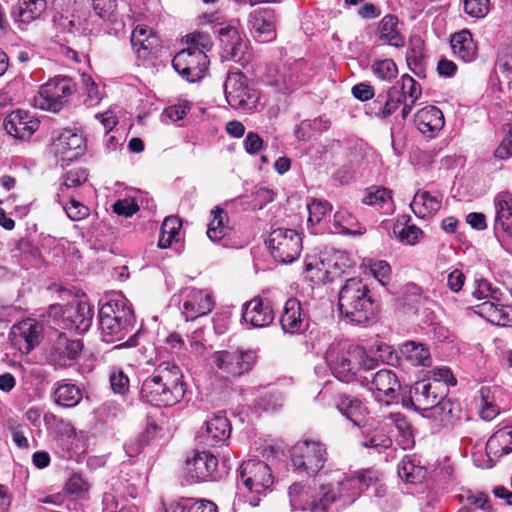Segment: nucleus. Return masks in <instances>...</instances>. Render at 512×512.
<instances>
[{
    "instance_id": "f257e3e1",
    "label": "nucleus",
    "mask_w": 512,
    "mask_h": 512,
    "mask_svg": "<svg viewBox=\"0 0 512 512\" xmlns=\"http://www.w3.org/2000/svg\"><path fill=\"white\" fill-rule=\"evenodd\" d=\"M182 372L175 363L163 361L142 382L140 397L156 407H169L178 403L184 395Z\"/></svg>"
},
{
    "instance_id": "f03ea898",
    "label": "nucleus",
    "mask_w": 512,
    "mask_h": 512,
    "mask_svg": "<svg viewBox=\"0 0 512 512\" xmlns=\"http://www.w3.org/2000/svg\"><path fill=\"white\" fill-rule=\"evenodd\" d=\"M326 361L334 376L342 382L359 381L364 383L360 370L369 371L375 360L366 355V348L349 341L330 344L325 353Z\"/></svg>"
},
{
    "instance_id": "7ed1b4c3",
    "label": "nucleus",
    "mask_w": 512,
    "mask_h": 512,
    "mask_svg": "<svg viewBox=\"0 0 512 512\" xmlns=\"http://www.w3.org/2000/svg\"><path fill=\"white\" fill-rule=\"evenodd\" d=\"M99 325L102 340L107 343L121 341L134 330V311L123 294L113 292L100 301Z\"/></svg>"
},
{
    "instance_id": "20e7f679",
    "label": "nucleus",
    "mask_w": 512,
    "mask_h": 512,
    "mask_svg": "<svg viewBox=\"0 0 512 512\" xmlns=\"http://www.w3.org/2000/svg\"><path fill=\"white\" fill-rule=\"evenodd\" d=\"M341 315L350 323L364 325L374 317V301L368 286L357 278L347 279L339 292Z\"/></svg>"
},
{
    "instance_id": "39448f33",
    "label": "nucleus",
    "mask_w": 512,
    "mask_h": 512,
    "mask_svg": "<svg viewBox=\"0 0 512 512\" xmlns=\"http://www.w3.org/2000/svg\"><path fill=\"white\" fill-rule=\"evenodd\" d=\"M328 459L327 447L317 440H302L293 445L291 461L294 471L308 477L320 472Z\"/></svg>"
},
{
    "instance_id": "423d86ee",
    "label": "nucleus",
    "mask_w": 512,
    "mask_h": 512,
    "mask_svg": "<svg viewBox=\"0 0 512 512\" xmlns=\"http://www.w3.org/2000/svg\"><path fill=\"white\" fill-rule=\"evenodd\" d=\"M75 92L76 83L71 77L57 75L40 86L34 105L41 110L59 112Z\"/></svg>"
},
{
    "instance_id": "0eeeda50",
    "label": "nucleus",
    "mask_w": 512,
    "mask_h": 512,
    "mask_svg": "<svg viewBox=\"0 0 512 512\" xmlns=\"http://www.w3.org/2000/svg\"><path fill=\"white\" fill-rule=\"evenodd\" d=\"M224 93L228 104L234 109L252 110L259 101V92L241 71L228 73Z\"/></svg>"
},
{
    "instance_id": "6e6552de",
    "label": "nucleus",
    "mask_w": 512,
    "mask_h": 512,
    "mask_svg": "<svg viewBox=\"0 0 512 512\" xmlns=\"http://www.w3.org/2000/svg\"><path fill=\"white\" fill-rule=\"evenodd\" d=\"M51 314L59 316V325L63 329L78 333L88 331L93 320V308L86 300H73L67 305L51 306Z\"/></svg>"
},
{
    "instance_id": "1a4fd4ad",
    "label": "nucleus",
    "mask_w": 512,
    "mask_h": 512,
    "mask_svg": "<svg viewBox=\"0 0 512 512\" xmlns=\"http://www.w3.org/2000/svg\"><path fill=\"white\" fill-rule=\"evenodd\" d=\"M447 395L446 387L439 381H429L424 379L416 382L410 389L409 397L403 398V406L412 407L416 411L428 412Z\"/></svg>"
},
{
    "instance_id": "9d476101",
    "label": "nucleus",
    "mask_w": 512,
    "mask_h": 512,
    "mask_svg": "<svg viewBox=\"0 0 512 512\" xmlns=\"http://www.w3.org/2000/svg\"><path fill=\"white\" fill-rule=\"evenodd\" d=\"M178 297L181 313L187 321L209 314L215 304L212 293L207 289L184 287Z\"/></svg>"
},
{
    "instance_id": "9b49d317",
    "label": "nucleus",
    "mask_w": 512,
    "mask_h": 512,
    "mask_svg": "<svg viewBox=\"0 0 512 512\" xmlns=\"http://www.w3.org/2000/svg\"><path fill=\"white\" fill-rule=\"evenodd\" d=\"M209 60L206 53L200 49L188 47L178 52L172 66L185 80L196 82L202 79L208 69Z\"/></svg>"
},
{
    "instance_id": "f8f14e48",
    "label": "nucleus",
    "mask_w": 512,
    "mask_h": 512,
    "mask_svg": "<svg viewBox=\"0 0 512 512\" xmlns=\"http://www.w3.org/2000/svg\"><path fill=\"white\" fill-rule=\"evenodd\" d=\"M255 359L256 355L251 350H224L213 355L215 366L225 377H238L250 371Z\"/></svg>"
},
{
    "instance_id": "ddd939ff",
    "label": "nucleus",
    "mask_w": 512,
    "mask_h": 512,
    "mask_svg": "<svg viewBox=\"0 0 512 512\" xmlns=\"http://www.w3.org/2000/svg\"><path fill=\"white\" fill-rule=\"evenodd\" d=\"M240 479L250 492L256 494L269 490L274 483L270 467L265 462L255 459L241 464Z\"/></svg>"
},
{
    "instance_id": "4468645a",
    "label": "nucleus",
    "mask_w": 512,
    "mask_h": 512,
    "mask_svg": "<svg viewBox=\"0 0 512 512\" xmlns=\"http://www.w3.org/2000/svg\"><path fill=\"white\" fill-rule=\"evenodd\" d=\"M343 258H306L304 274L315 284H325L339 278L348 266Z\"/></svg>"
},
{
    "instance_id": "2eb2a0df",
    "label": "nucleus",
    "mask_w": 512,
    "mask_h": 512,
    "mask_svg": "<svg viewBox=\"0 0 512 512\" xmlns=\"http://www.w3.org/2000/svg\"><path fill=\"white\" fill-rule=\"evenodd\" d=\"M494 232L505 251L512 254V196L502 193L496 196Z\"/></svg>"
},
{
    "instance_id": "dca6fc26",
    "label": "nucleus",
    "mask_w": 512,
    "mask_h": 512,
    "mask_svg": "<svg viewBox=\"0 0 512 512\" xmlns=\"http://www.w3.org/2000/svg\"><path fill=\"white\" fill-rule=\"evenodd\" d=\"M362 385H365L372 391L379 402H383L386 405H390L398 400L400 383L394 371L390 369L377 371L371 381H368L366 378Z\"/></svg>"
},
{
    "instance_id": "f3484780",
    "label": "nucleus",
    "mask_w": 512,
    "mask_h": 512,
    "mask_svg": "<svg viewBox=\"0 0 512 512\" xmlns=\"http://www.w3.org/2000/svg\"><path fill=\"white\" fill-rule=\"evenodd\" d=\"M82 348L81 340H71L65 334H59L48 351L47 361L55 369L69 367L76 361Z\"/></svg>"
},
{
    "instance_id": "a211bd4d",
    "label": "nucleus",
    "mask_w": 512,
    "mask_h": 512,
    "mask_svg": "<svg viewBox=\"0 0 512 512\" xmlns=\"http://www.w3.org/2000/svg\"><path fill=\"white\" fill-rule=\"evenodd\" d=\"M218 460L208 451H196L186 460V472L195 482L215 481L219 478Z\"/></svg>"
},
{
    "instance_id": "6ab92c4d",
    "label": "nucleus",
    "mask_w": 512,
    "mask_h": 512,
    "mask_svg": "<svg viewBox=\"0 0 512 512\" xmlns=\"http://www.w3.org/2000/svg\"><path fill=\"white\" fill-rule=\"evenodd\" d=\"M376 478L374 471L366 470L358 473L356 476L345 477L339 481L335 489L340 499V505L345 507L352 504L361 492L367 489Z\"/></svg>"
},
{
    "instance_id": "aec40b11",
    "label": "nucleus",
    "mask_w": 512,
    "mask_h": 512,
    "mask_svg": "<svg viewBox=\"0 0 512 512\" xmlns=\"http://www.w3.org/2000/svg\"><path fill=\"white\" fill-rule=\"evenodd\" d=\"M231 434V425L228 418L221 413L215 414L206 421L205 425L198 431L197 440L205 446H221Z\"/></svg>"
},
{
    "instance_id": "412c9836",
    "label": "nucleus",
    "mask_w": 512,
    "mask_h": 512,
    "mask_svg": "<svg viewBox=\"0 0 512 512\" xmlns=\"http://www.w3.org/2000/svg\"><path fill=\"white\" fill-rule=\"evenodd\" d=\"M280 324L284 333L301 334L309 326L308 313L304 311L297 298H289L280 316Z\"/></svg>"
},
{
    "instance_id": "4be33fe9",
    "label": "nucleus",
    "mask_w": 512,
    "mask_h": 512,
    "mask_svg": "<svg viewBox=\"0 0 512 512\" xmlns=\"http://www.w3.org/2000/svg\"><path fill=\"white\" fill-rule=\"evenodd\" d=\"M54 147L63 162H71L84 154L86 140L80 133L63 129L55 139Z\"/></svg>"
},
{
    "instance_id": "5701e85b",
    "label": "nucleus",
    "mask_w": 512,
    "mask_h": 512,
    "mask_svg": "<svg viewBox=\"0 0 512 512\" xmlns=\"http://www.w3.org/2000/svg\"><path fill=\"white\" fill-rule=\"evenodd\" d=\"M214 33L220 41L223 56L234 62H240L245 53L246 45L238 29L232 25L220 24L214 28Z\"/></svg>"
},
{
    "instance_id": "b1692460",
    "label": "nucleus",
    "mask_w": 512,
    "mask_h": 512,
    "mask_svg": "<svg viewBox=\"0 0 512 512\" xmlns=\"http://www.w3.org/2000/svg\"><path fill=\"white\" fill-rule=\"evenodd\" d=\"M302 239L291 229L274 230L267 241L271 253L277 252L279 256H298L301 251Z\"/></svg>"
},
{
    "instance_id": "393cba45",
    "label": "nucleus",
    "mask_w": 512,
    "mask_h": 512,
    "mask_svg": "<svg viewBox=\"0 0 512 512\" xmlns=\"http://www.w3.org/2000/svg\"><path fill=\"white\" fill-rule=\"evenodd\" d=\"M275 318L270 301L254 298L243 306L242 319L253 328L269 326Z\"/></svg>"
},
{
    "instance_id": "a878e982",
    "label": "nucleus",
    "mask_w": 512,
    "mask_h": 512,
    "mask_svg": "<svg viewBox=\"0 0 512 512\" xmlns=\"http://www.w3.org/2000/svg\"><path fill=\"white\" fill-rule=\"evenodd\" d=\"M4 129L6 132L20 140H26L39 128L40 122L23 110L11 112L4 119Z\"/></svg>"
},
{
    "instance_id": "bb28decb",
    "label": "nucleus",
    "mask_w": 512,
    "mask_h": 512,
    "mask_svg": "<svg viewBox=\"0 0 512 512\" xmlns=\"http://www.w3.org/2000/svg\"><path fill=\"white\" fill-rule=\"evenodd\" d=\"M248 24L259 42H268L275 38V17L270 9L256 10L250 14Z\"/></svg>"
},
{
    "instance_id": "cd10ccee",
    "label": "nucleus",
    "mask_w": 512,
    "mask_h": 512,
    "mask_svg": "<svg viewBox=\"0 0 512 512\" xmlns=\"http://www.w3.org/2000/svg\"><path fill=\"white\" fill-rule=\"evenodd\" d=\"M453 55L464 63H471L478 57V45L468 29L455 32L450 37Z\"/></svg>"
},
{
    "instance_id": "c85d7f7f",
    "label": "nucleus",
    "mask_w": 512,
    "mask_h": 512,
    "mask_svg": "<svg viewBox=\"0 0 512 512\" xmlns=\"http://www.w3.org/2000/svg\"><path fill=\"white\" fill-rule=\"evenodd\" d=\"M336 408L353 425L357 427L366 425L368 411L360 399L350 395H340L336 402Z\"/></svg>"
},
{
    "instance_id": "c756f323",
    "label": "nucleus",
    "mask_w": 512,
    "mask_h": 512,
    "mask_svg": "<svg viewBox=\"0 0 512 512\" xmlns=\"http://www.w3.org/2000/svg\"><path fill=\"white\" fill-rule=\"evenodd\" d=\"M414 122L422 134L433 136L443 128L444 116L438 107L431 105L418 110Z\"/></svg>"
},
{
    "instance_id": "7c9ffc66",
    "label": "nucleus",
    "mask_w": 512,
    "mask_h": 512,
    "mask_svg": "<svg viewBox=\"0 0 512 512\" xmlns=\"http://www.w3.org/2000/svg\"><path fill=\"white\" fill-rule=\"evenodd\" d=\"M375 37L389 46L402 48L405 45V37L398 28V18L392 14L385 15L377 25Z\"/></svg>"
},
{
    "instance_id": "2f4dec72",
    "label": "nucleus",
    "mask_w": 512,
    "mask_h": 512,
    "mask_svg": "<svg viewBox=\"0 0 512 512\" xmlns=\"http://www.w3.org/2000/svg\"><path fill=\"white\" fill-rule=\"evenodd\" d=\"M39 326L34 320H25L12 327L11 335L21 350L29 353L38 343Z\"/></svg>"
},
{
    "instance_id": "473e14b6",
    "label": "nucleus",
    "mask_w": 512,
    "mask_h": 512,
    "mask_svg": "<svg viewBox=\"0 0 512 512\" xmlns=\"http://www.w3.org/2000/svg\"><path fill=\"white\" fill-rule=\"evenodd\" d=\"M131 44L139 57H146L159 46V39L151 28L137 25L131 34Z\"/></svg>"
},
{
    "instance_id": "72a5a7b5",
    "label": "nucleus",
    "mask_w": 512,
    "mask_h": 512,
    "mask_svg": "<svg viewBox=\"0 0 512 512\" xmlns=\"http://www.w3.org/2000/svg\"><path fill=\"white\" fill-rule=\"evenodd\" d=\"M442 204V195H432L428 191H418L410 204L414 214L420 218H427L436 214Z\"/></svg>"
},
{
    "instance_id": "f704fd0d",
    "label": "nucleus",
    "mask_w": 512,
    "mask_h": 512,
    "mask_svg": "<svg viewBox=\"0 0 512 512\" xmlns=\"http://www.w3.org/2000/svg\"><path fill=\"white\" fill-rule=\"evenodd\" d=\"M375 114L377 116L386 118L391 116L400 105H404V95L397 86L389 88L386 92L380 93L374 101Z\"/></svg>"
},
{
    "instance_id": "c9c22d12",
    "label": "nucleus",
    "mask_w": 512,
    "mask_h": 512,
    "mask_svg": "<svg viewBox=\"0 0 512 512\" xmlns=\"http://www.w3.org/2000/svg\"><path fill=\"white\" fill-rule=\"evenodd\" d=\"M340 499L337 496L335 485L327 484L320 487L318 496L309 504L310 512H338Z\"/></svg>"
},
{
    "instance_id": "e433bc0d",
    "label": "nucleus",
    "mask_w": 512,
    "mask_h": 512,
    "mask_svg": "<svg viewBox=\"0 0 512 512\" xmlns=\"http://www.w3.org/2000/svg\"><path fill=\"white\" fill-rule=\"evenodd\" d=\"M488 455L501 457L512 452V425L499 428L487 441Z\"/></svg>"
},
{
    "instance_id": "4c0bfd02",
    "label": "nucleus",
    "mask_w": 512,
    "mask_h": 512,
    "mask_svg": "<svg viewBox=\"0 0 512 512\" xmlns=\"http://www.w3.org/2000/svg\"><path fill=\"white\" fill-rule=\"evenodd\" d=\"M45 9V0H19L12 10V16L15 21L27 24L40 17Z\"/></svg>"
},
{
    "instance_id": "58836bf2",
    "label": "nucleus",
    "mask_w": 512,
    "mask_h": 512,
    "mask_svg": "<svg viewBox=\"0 0 512 512\" xmlns=\"http://www.w3.org/2000/svg\"><path fill=\"white\" fill-rule=\"evenodd\" d=\"M331 126V121L325 115L319 116L313 120H303L294 129L295 137L300 141H307L317 133L327 131Z\"/></svg>"
},
{
    "instance_id": "ea45409f",
    "label": "nucleus",
    "mask_w": 512,
    "mask_h": 512,
    "mask_svg": "<svg viewBox=\"0 0 512 512\" xmlns=\"http://www.w3.org/2000/svg\"><path fill=\"white\" fill-rule=\"evenodd\" d=\"M399 89L403 93L405 101L401 110V116L403 119H406L415 102L420 98L422 90L420 84L408 74H404L401 77V87Z\"/></svg>"
},
{
    "instance_id": "a19ab883",
    "label": "nucleus",
    "mask_w": 512,
    "mask_h": 512,
    "mask_svg": "<svg viewBox=\"0 0 512 512\" xmlns=\"http://www.w3.org/2000/svg\"><path fill=\"white\" fill-rule=\"evenodd\" d=\"M400 352L414 366H430L431 364L430 351L422 343L415 341L405 342L401 345Z\"/></svg>"
},
{
    "instance_id": "79ce46f5",
    "label": "nucleus",
    "mask_w": 512,
    "mask_h": 512,
    "mask_svg": "<svg viewBox=\"0 0 512 512\" xmlns=\"http://www.w3.org/2000/svg\"><path fill=\"white\" fill-rule=\"evenodd\" d=\"M362 203L369 206L385 208L386 212L392 210V191L384 186L373 185L365 189Z\"/></svg>"
},
{
    "instance_id": "37998d69",
    "label": "nucleus",
    "mask_w": 512,
    "mask_h": 512,
    "mask_svg": "<svg viewBox=\"0 0 512 512\" xmlns=\"http://www.w3.org/2000/svg\"><path fill=\"white\" fill-rule=\"evenodd\" d=\"M429 417L442 422L443 424H452L459 417L460 407L456 402L447 399L446 396L431 407Z\"/></svg>"
},
{
    "instance_id": "c03bdc74",
    "label": "nucleus",
    "mask_w": 512,
    "mask_h": 512,
    "mask_svg": "<svg viewBox=\"0 0 512 512\" xmlns=\"http://www.w3.org/2000/svg\"><path fill=\"white\" fill-rule=\"evenodd\" d=\"M56 404L63 407H75L82 399V392L78 386L72 383H57L53 393Z\"/></svg>"
},
{
    "instance_id": "a18cd8bd",
    "label": "nucleus",
    "mask_w": 512,
    "mask_h": 512,
    "mask_svg": "<svg viewBox=\"0 0 512 512\" xmlns=\"http://www.w3.org/2000/svg\"><path fill=\"white\" fill-rule=\"evenodd\" d=\"M482 312L487 315V319L492 324L498 326H512V306L499 305L493 302L482 304Z\"/></svg>"
},
{
    "instance_id": "49530a36",
    "label": "nucleus",
    "mask_w": 512,
    "mask_h": 512,
    "mask_svg": "<svg viewBox=\"0 0 512 512\" xmlns=\"http://www.w3.org/2000/svg\"><path fill=\"white\" fill-rule=\"evenodd\" d=\"M424 467L416 465L410 456H405L398 464V475L409 483H417L424 479Z\"/></svg>"
},
{
    "instance_id": "de8ad7c7",
    "label": "nucleus",
    "mask_w": 512,
    "mask_h": 512,
    "mask_svg": "<svg viewBox=\"0 0 512 512\" xmlns=\"http://www.w3.org/2000/svg\"><path fill=\"white\" fill-rule=\"evenodd\" d=\"M62 179L63 182L61 183L57 193L58 202H61V197L64 196L65 191L71 188H77L84 184L88 179V172L85 168H74L66 172Z\"/></svg>"
},
{
    "instance_id": "09e8293b",
    "label": "nucleus",
    "mask_w": 512,
    "mask_h": 512,
    "mask_svg": "<svg viewBox=\"0 0 512 512\" xmlns=\"http://www.w3.org/2000/svg\"><path fill=\"white\" fill-rule=\"evenodd\" d=\"M363 266L365 273L371 274L383 286L389 282L392 270L387 261L367 258V262H364Z\"/></svg>"
},
{
    "instance_id": "8fccbe9b",
    "label": "nucleus",
    "mask_w": 512,
    "mask_h": 512,
    "mask_svg": "<svg viewBox=\"0 0 512 512\" xmlns=\"http://www.w3.org/2000/svg\"><path fill=\"white\" fill-rule=\"evenodd\" d=\"M213 219L210 221L207 229V236L210 240L216 242L226 235L227 227L224 224L227 215L225 211L219 207L211 211Z\"/></svg>"
},
{
    "instance_id": "3c124183",
    "label": "nucleus",
    "mask_w": 512,
    "mask_h": 512,
    "mask_svg": "<svg viewBox=\"0 0 512 512\" xmlns=\"http://www.w3.org/2000/svg\"><path fill=\"white\" fill-rule=\"evenodd\" d=\"M116 7V0H93V10L101 19L123 27V22L117 20Z\"/></svg>"
},
{
    "instance_id": "603ef678",
    "label": "nucleus",
    "mask_w": 512,
    "mask_h": 512,
    "mask_svg": "<svg viewBox=\"0 0 512 512\" xmlns=\"http://www.w3.org/2000/svg\"><path fill=\"white\" fill-rule=\"evenodd\" d=\"M424 42L416 37L410 40L406 52V60L410 68L416 73L415 69L422 67Z\"/></svg>"
},
{
    "instance_id": "864d4df0",
    "label": "nucleus",
    "mask_w": 512,
    "mask_h": 512,
    "mask_svg": "<svg viewBox=\"0 0 512 512\" xmlns=\"http://www.w3.org/2000/svg\"><path fill=\"white\" fill-rule=\"evenodd\" d=\"M371 69L376 77L384 81H391L398 74L397 66L392 59L376 60Z\"/></svg>"
},
{
    "instance_id": "5fc2aeb1",
    "label": "nucleus",
    "mask_w": 512,
    "mask_h": 512,
    "mask_svg": "<svg viewBox=\"0 0 512 512\" xmlns=\"http://www.w3.org/2000/svg\"><path fill=\"white\" fill-rule=\"evenodd\" d=\"M156 432V426L147 427L144 434L136 439H130L125 443L124 449L126 454L130 457H134L138 455L142 448L149 442V440L154 437Z\"/></svg>"
},
{
    "instance_id": "6e6d98bb",
    "label": "nucleus",
    "mask_w": 512,
    "mask_h": 512,
    "mask_svg": "<svg viewBox=\"0 0 512 512\" xmlns=\"http://www.w3.org/2000/svg\"><path fill=\"white\" fill-rule=\"evenodd\" d=\"M332 210V206L327 201L313 200L308 205L309 217L308 223L312 226L319 224L323 217Z\"/></svg>"
},
{
    "instance_id": "4d7b16f0",
    "label": "nucleus",
    "mask_w": 512,
    "mask_h": 512,
    "mask_svg": "<svg viewBox=\"0 0 512 512\" xmlns=\"http://www.w3.org/2000/svg\"><path fill=\"white\" fill-rule=\"evenodd\" d=\"M490 393V387L483 386L479 390V394L481 397L480 417L486 421L493 420L499 413L497 406H495L492 402L489 401Z\"/></svg>"
},
{
    "instance_id": "13d9d810",
    "label": "nucleus",
    "mask_w": 512,
    "mask_h": 512,
    "mask_svg": "<svg viewBox=\"0 0 512 512\" xmlns=\"http://www.w3.org/2000/svg\"><path fill=\"white\" fill-rule=\"evenodd\" d=\"M390 354L391 347L384 342L377 341L372 344L368 349H366V355L375 360L374 365L369 368V370L377 368L379 364L383 363Z\"/></svg>"
},
{
    "instance_id": "bf43d9fd",
    "label": "nucleus",
    "mask_w": 512,
    "mask_h": 512,
    "mask_svg": "<svg viewBox=\"0 0 512 512\" xmlns=\"http://www.w3.org/2000/svg\"><path fill=\"white\" fill-rule=\"evenodd\" d=\"M490 8V0H464V11L473 18H483Z\"/></svg>"
},
{
    "instance_id": "052dcab7",
    "label": "nucleus",
    "mask_w": 512,
    "mask_h": 512,
    "mask_svg": "<svg viewBox=\"0 0 512 512\" xmlns=\"http://www.w3.org/2000/svg\"><path fill=\"white\" fill-rule=\"evenodd\" d=\"M110 385L114 393L125 395L129 390L128 376L121 369H114L110 374Z\"/></svg>"
},
{
    "instance_id": "680f3d73",
    "label": "nucleus",
    "mask_w": 512,
    "mask_h": 512,
    "mask_svg": "<svg viewBox=\"0 0 512 512\" xmlns=\"http://www.w3.org/2000/svg\"><path fill=\"white\" fill-rule=\"evenodd\" d=\"M394 229V233L398 235L400 242L413 245L416 243L418 238L422 235V231L415 225H405Z\"/></svg>"
},
{
    "instance_id": "e2e57ef3",
    "label": "nucleus",
    "mask_w": 512,
    "mask_h": 512,
    "mask_svg": "<svg viewBox=\"0 0 512 512\" xmlns=\"http://www.w3.org/2000/svg\"><path fill=\"white\" fill-rule=\"evenodd\" d=\"M189 47L193 49H200L205 53L211 50L213 43L211 37L207 33L197 32L186 36Z\"/></svg>"
},
{
    "instance_id": "0e129e2a",
    "label": "nucleus",
    "mask_w": 512,
    "mask_h": 512,
    "mask_svg": "<svg viewBox=\"0 0 512 512\" xmlns=\"http://www.w3.org/2000/svg\"><path fill=\"white\" fill-rule=\"evenodd\" d=\"M466 500L468 504L480 512H489L491 506L488 500V496L483 492H471L469 491Z\"/></svg>"
},
{
    "instance_id": "69168bd1",
    "label": "nucleus",
    "mask_w": 512,
    "mask_h": 512,
    "mask_svg": "<svg viewBox=\"0 0 512 512\" xmlns=\"http://www.w3.org/2000/svg\"><path fill=\"white\" fill-rule=\"evenodd\" d=\"M8 429L11 432L12 441L18 448L27 449L29 447V441L25 436L23 425L15 421H9Z\"/></svg>"
},
{
    "instance_id": "338daca9",
    "label": "nucleus",
    "mask_w": 512,
    "mask_h": 512,
    "mask_svg": "<svg viewBox=\"0 0 512 512\" xmlns=\"http://www.w3.org/2000/svg\"><path fill=\"white\" fill-rule=\"evenodd\" d=\"M257 406L263 411H276L282 406V396L280 393H266L257 401Z\"/></svg>"
},
{
    "instance_id": "774afa93",
    "label": "nucleus",
    "mask_w": 512,
    "mask_h": 512,
    "mask_svg": "<svg viewBox=\"0 0 512 512\" xmlns=\"http://www.w3.org/2000/svg\"><path fill=\"white\" fill-rule=\"evenodd\" d=\"M391 445V438L382 432H375L373 435L368 437L364 442V446L376 449L377 451L387 449L391 447Z\"/></svg>"
}]
</instances>
